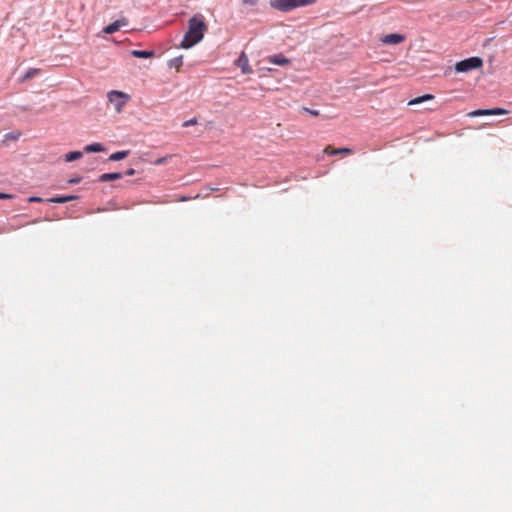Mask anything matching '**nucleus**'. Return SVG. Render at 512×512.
<instances>
[{
    "label": "nucleus",
    "instance_id": "25",
    "mask_svg": "<svg viewBox=\"0 0 512 512\" xmlns=\"http://www.w3.org/2000/svg\"><path fill=\"white\" fill-rule=\"evenodd\" d=\"M125 174H126L127 176H132V175H134V174H135V170L131 168V169L127 170Z\"/></svg>",
    "mask_w": 512,
    "mask_h": 512
},
{
    "label": "nucleus",
    "instance_id": "7",
    "mask_svg": "<svg viewBox=\"0 0 512 512\" xmlns=\"http://www.w3.org/2000/svg\"><path fill=\"white\" fill-rule=\"evenodd\" d=\"M127 24H128V20L126 18H122V19L116 20L115 22L107 25L103 31L106 34H113V33L117 32L121 27H124Z\"/></svg>",
    "mask_w": 512,
    "mask_h": 512
},
{
    "label": "nucleus",
    "instance_id": "14",
    "mask_svg": "<svg viewBox=\"0 0 512 512\" xmlns=\"http://www.w3.org/2000/svg\"><path fill=\"white\" fill-rule=\"evenodd\" d=\"M131 55L136 58H151L154 56V51L133 50L131 51Z\"/></svg>",
    "mask_w": 512,
    "mask_h": 512
},
{
    "label": "nucleus",
    "instance_id": "10",
    "mask_svg": "<svg viewBox=\"0 0 512 512\" xmlns=\"http://www.w3.org/2000/svg\"><path fill=\"white\" fill-rule=\"evenodd\" d=\"M324 153L327 155H336V154H345L350 155L353 153V150L347 147L344 148H333L332 146L328 145L324 149Z\"/></svg>",
    "mask_w": 512,
    "mask_h": 512
},
{
    "label": "nucleus",
    "instance_id": "3",
    "mask_svg": "<svg viewBox=\"0 0 512 512\" xmlns=\"http://www.w3.org/2000/svg\"><path fill=\"white\" fill-rule=\"evenodd\" d=\"M108 101L114 105L115 110L120 113L126 103L129 101L130 96L124 92L112 90L107 95Z\"/></svg>",
    "mask_w": 512,
    "mask_h": 512
},
{
    "label": "nucleus",
    "instance_id": "16",
    "mask_svg": "<svg viewBox=\"0 0 512 512\" xmlns=\"http://www.w3.org/2000/svg\"><path fill=\"white\" fill-rule=\"evenodd\" d=\"M182 64H183V57L182 56L175 57V58L169 60V62H168V66L170 68H175L177 71L180 69Z\"/></svg>",
    "mask_w": 512,
    "mask_h": 512
},
{
    "label": "nucleus",
    "instance_id": "21",
    "mask_svg": "<svg viewBox=\"0 0 512 512\" xmlns=\"http://www.w3.org/2000/svg\"><path fill=\"white\" fill-rule=\"evenodd\" d=\"M242 1L244 4L251 5V6L256 5L258 2V0H242Z\"/></svg>",
    "mask_w": 512,
    "mask_h": 512
},
{
    "label": "nucleus",
    "instance_id": "20",
    "mask_svg": "<svg viewBox=\"0 0 512 512\" xmlns=\"http://www.w3.org/2000/svg\"><path fill=\"white\" fill-rule=\"evenodd\" d=\"M197 123V120L196 118H193V119H190V120H187L183 123V126L184 127H188V126H191V125H195Z\"/></svg>",
    "mask_w": 512,
    "mask_h": 512
},
{
    "label": "nucleus",
    "instance_id": "24",
    "mask_svg": "<svg viewBox=\"0 0 512 512\" xmlns=\"http://www.w3.org/2000/svg\"><path fill=\"white\" fill-rule=\"evenodd\" d=\"M13 196L10 195V194H6V193H1L0 192V199H11Z\"/></svg>",
    "mask_w": 512,
    "mask_h": 512
},
{
    "label": "nucleus",
    "instance_id": "26",
    "mask_svg": "<svg viewBox=\"0 0 512 512\" xmlns=\"http://www.w3.org/2000/svg\"><path fill=\"white\" fill-rule=\"evenodd\" d=\"M79 182H80V178H74V179L68 180V183H70V184L79 183Z\"/></svg>",
    "mask_w": 512,
    "mask_h": 512
},
{
    "label": "nucleus",
    "instance_id": "17",
    "mask_svg": "<svg viewBox=\"0 0 512 512\" xmlns=\"http://www.w3.org/2000/svg\"><path fill=\"white\" fill-rule=\"evenodd\" d=\"M128 155H129V151H118V152L112 153L109 156V160L110 161H119V160L126 158Z\"/></svg>",
    "mask_w": 512,
    "mask_h": 512
},
{
    "label": "nucleus",
    "instance_id": "23",
    "mask_svg": "<svg viewBox=\"0 0 512 512\" xmlns=\"http://www.w3.org/2000/svg\"><path fill=\"white\" fill-rule=\"evenodd\" d=\"M29 202H42V198L40 197H36V196H33V197H30L28 199Z\"/></svg>",
    "mask_w": 512,
    "mask_h": 512
},
{
    "label": "nucleus",
    "instance_id": "27",
    "mask_svg": "<svg viewBox=\"0 0 512 512\" xmlns=\"http://www.w3.org/2000/svg\"><path fill=\"white\" fill-rule=\"evenodd\" d=\"M36 72H37V70H34V72H28V74L26 75V78L31 77Z\"/></svg>",
    "mask_w": 512,
    "mask_h": 512
},
{
    "label": "nucleus",
    "instance_id": "22",
    "mask_svg": "<svg viewBox=\"0 0 512 512\" xmlns=\"http://www.w3.org/2000/svg\"><path fill=\"white\" fill-rule=\"evenodd\" d=\"M305 111L310 113L313 116H318L319 115V111H317V110H311V109L305 108Z\"/></svg>",
    "mask_w": 512,
    "mask_h": 512
},
{
    "label": "nucleus",
    "instance_id": "5",
    "mask_svg": "<svg viewBox=\"0 0 512 512\" xmlns=\"http://www.w3.org/2000/svg\"><path fill=\"white\" fill-rule=\"evenodd\" d=\"M508 111L503 108L477 109L468 113L469 117L505 115Z\"/></svg>",
    "mask_w": 512,
    "mask_h": 512
},
{
    "label": "nucleus",
    "instance_id": "4",
    "mask_svg": "<svg viewBox=\"0 0 512 512\" xmlns=\"http://www.w3.org/2000/svg\"><path fill=\"white\" fill-rule=\"evenodd\" d=\"M483 60L480 57H471L462 61H459L455 65L457 72H468L473 69L482 67Z\"/></svg>",
    "mask_w": 512,
    "mask_h": 512
},
{
    "label": "nucleus",
    "instance_id": "19",
    "mask_svg": "<svg viewBox=\"0 0 512 512\" xmlns=\"http://www.w3.org/2000/svg\"><path fill=\"white\" fill-rule=\"evenodd\" d=\"M170 156H165V157H161V158H158L154 161V164L155 165H162L164 163H166L167 159L169 158Z\"/></svg>",
    "mask_w": 512,
    "mask_h": 512
},
{
    "label": "nucleus",
    "instance_id": "13",
    "mask_svg": "<svg viewBox=\"0 0 512 512\" xmlns=\"http://www.w3.org/2000/svg\"><path fill=\"white\" fill-rule=\"evenodd\" d=\"M106 149L100 143H92L84 147V151L87 153L104 152Z\"/></svg>",
    "mask_w": 512,
    "mask_h": 512
},
{
    "label": "nucleus",
    "instance_id": "6",
    "mask_svg": "<svg viewBox=\"0 0 512 512\" xmlns=\"http://www.w3.org/2000/svg\"><path fill=\"white\" fill-rule=\"evenodd\" d=\"M235 64H236V66H238L241 69L243 74H251L252 73V69L249 65V59L244 52H242L240 54V56L236 60Z\"/></svg>",
    "mask_w": 512,
    "mask_h": 512
},
{
    "label": "nucleus",
    "instance_id": "8",
    "mask_svg": "<svg viewBox=\"0 0 512 512\" xmlns=\"http://www.w3.org/2000/svg\"><path fill=\"white\" fill-rule=\"evenodd\" d=\"M405 40V36L402 34L392 33L384 36L381 41L384 44L396 45L400 44Z\"/></svg>",
    "mask_w": 512,
    "mask_h": 512
},
{
    "label": "nucleus",
    "instance_id": "9",
    "mask_svg": "<svg viewBox=\"0 0 512 512\" xmlns=\"http://www.w3.org/2000/svg\"><path fill=\"white\" fill-rule=\"evenodd\" d=\"M266 60L271 64H275V65H279V66H285L290 63V60L288 58H286L283 54H276V55L268 56L266 58Z\"/></svg>",
    "mask_w": 512,
    "mask_h": 512
},
{
    "label": "nucleus",
    "instance_id": "2",
    "mask_svg": "<svg viewBox=\"0 0 512 512\" xmlns=\"http://www.w3.org/2000/svg\"><path fill=\"white\" fill-rule=\"evenodd\" d=\"M316 0H271V6L282 12H289L299 7L312 5Z\"/></svg>",
    "mask_w": 512,
    "mask_h": 512
},
{
    "label": "nucleus",
    "instance_id": "11",
    "mask_svg": "<svg viewBox=\"0 0 512 512\" xmlns=\"http://www.w3.org/2000/svg\"><path fill=\"white\" fill-rule=\"evenodd\" d=\"M77 198H78V196H76V195L56 196V197L50 198L48 201L51 203L62 204V203H67V202L73 201Z\"/></svg>",
    "mask_w": 512,
    "mask_h": 512
},
{
    "label": "nucleus",
    "instance_id": "15",
    "mask_svg": "<svg viewBox=\"0 0 512 512\" xmlns=\"http://www.w3.org/2000/svg\"><path fill=\"white\" fill-rule=\"evenodd\" d=\"M432 99H434V96L432 94H425L423 96L416 97V98L410 100L408 102V105L409 106L417 105V104H420L422 102H425V101H428V100H432Z\"/></svg>",
    "mask_w": 512,
    "mask_h": 512
},
{
    "label": "nucleus",
    "instance_id": "18",
    "mask_svg": "<svg viewBox=\"0 0 512 512\" xmlns=\"http://www.w3.org/2000/svg\"><path fill=\"white\" fill-rule=\"evenodd\" d=\"M82 156H83V154L81 151H72L65 155V161L72 162V161L80 159Z\"/></svg>",
    "mask_w": 512,
    "mask_h": 512
},
{
    "label": "nucleus",
    "instance_id": "12",
    "mask_svg": "<svg viewBox=\"0 0 512 512\" xmlns=\"http://www.w3.org/2000/svg\"><path fill=\"white\" fill-rule=\"evenodd\" d=\"M122 178V174L115 172V173H104L99 177V181L101 182H108V181H115Z\"/></svg>",
    "mask_w": 512,
    "mask_h": 512
},
{
    "label": "nucleus",
    "instance_id": "1",
    "mask_svg": "<svg viewBox=\"0 0 512 512\" xmlns=\"http://www.w3.org/2000/svg\"><path fill=\"white\" fill-rule=\"evenodd\" d=\"M207 24L204 20L203 15L196 14L190 18L188 22V31L184 35L183 40L181 41L180 47L183 49H188L199 43L203 37L204 33L207 31Z\"/></svg>",
    "mask_w": 512,
    "mask_h": 512
}]
</instances>
